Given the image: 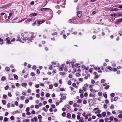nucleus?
Listing matches in <instances>:
<instances>
[{"mask_svg": "<svg viewBox=\"0 0 122 122\" xmlns=\"http://www.w3.org/2000/svg\"><path fill=\"white\" fill-rule=\"evenodd\" d=\"M120 22H122V18L118 19L116 21L115 24H118L120 23Z\"/></svg>", "mask_w": 122, "mask_h": 122, "instance_id": "1", "label": "nucleus"}, {"mask_svg": "<svg viewBox=\"0 0 122 122\" xmlns=\"http://www.w3.org/2000/svg\"><path fill=\"white\" fill-rule=\"evenodd\" d=\"M88 85L87 84H84V86L82 87L83 90L84 91H86V89L88 87Z\"/></svg>", "mask_w": 122, "mask_h": 122, "instance_id": "2", "label": "nucleus"}, {"mask_svg": "<svg viewBox=\"0 0 122 122\" xmlns=\"http://www.w3.org/2000/svg\"><path fill=\"white\" fill-rule=\"evenodd\" d=\"M73 106L74 107H80V105H77L76 103H75L74 104Z\"/></svg>", "mask_w": 122, "mask_h": 122, "instance_id": "3", "label": "nucleus"}, {"mask_svg": "<svg viewBox=\"0 0 122 122\" xmlns=\"http://www.w3.org/2000/svg\"><path fill=\"white\" fill-rule=\"evenodd\" d=\"M77 15L78 17H80L81 16V12L79 11L77 12Z\"/></svg>", "mask_w": 122, "mask_h": 122, "instance_id": "4", "label": "nucleus"}, {"mask_svg": "<svg viewBox=\"0 0 122 122\" xmlns=\"http://www.w3.org/2000/svg\"><path fill=\"white\" fill-rule=\"evenodd\" d=\"M64 107H65L66 109L67 110L70 108V106L68 104L65 105Z\"/></svg>", "mask_w": 122, "mask_h": 122, "instance_id": "5", "label": "nucleus"}, {"mask_svg": "<svg viewBox=\"0 0 122 122\" xmlns=\"http://www.w3.org/2000/svg\"><path fill=\"white\" fill-rule=\"evenodd\" d=\"M95 95L94 94L91 93L89 95L90 97H94L95 96Z\"/></svg>", "mask_w": 122, "mask_h": 122, "instance_id": "6", "label": "nucleus"}, {"mask_svg": "<svg viewBox=\"0 0 122 122\" xmlns=\"http://www.w3.org/2000/svg\"><path fill=\"white\" fill-rule=\"evenodd\" d=\"M10 38H6V40L7 41V42H6V43H9L10 44L11 43L10 42H9V41H10Z\"/></svg>", "mask_w": 122, "mask_h": 122, "instance_id": "7", "label": "nucleus"}, {"mask_svg": "<svg viewBox=\"0 0 122 122\" xmlns=\"http://www.w3.org/2000/svg\"><path fill=\"white\" fill-rule=\"evenodd\" d=\"M50 9L48 8H43L41 9V10L42 11H45L47 10Z\"/></svg>", "mask_w": 122, "mask_h": 122, "instance_id": "8", "label": "nucleus"}, {"mask_svg": "<svg viewBox=\"0 0 122 122\" xmlns=\"http://www.w3.org/2000/svg\"><path fill=\"white\" fill-rule=\"evenodd\" d=\"M64 64H62V65L61 67H60V68L59 69V70L60 71H62L63 70L62 69H63V66H64Z\"/></svg>", "mask_w": 122, "mask_h": 122, "instance_id": "9", "label": "nucleus"}, {"mask_svg": "<svg viewBox=\"0 0 122 122\" xmlns=\"http://www.w3.org/2000/svg\"><path fill=\"white\" fill-rule=\"evenodd\" d=\"M119 9L117 8H113L111 10L112 11H117L119 10Z\"/></svg>", "mask_w": 122, "mask_h": 122, "instance_id": "10", "label": "nucleus"}, {"mask_svg": "<svg viewBox=\"0 0 122 122\" xmlns=\"http://www.w3.org/2000/svg\"><path fill=\"white\" fill-rule=\"evenodd\" d=\"M6 80V78L5 76H3L2 77L1 79V80L2 81H4L5 80Z\"/></svg>", "mask_w": 122, "mask_h": 122, "instance_id": "11", "label": "nucleus"}, {"mask_svg": "<svg viewBox=\"0 0 122 122\" xmlns=\"http://www.w3.org/2000/svg\"><path fill=\"white\" fill-rule=\"evenodd\" d=\"M101 112V110H97V111H96L95 112V113L96 114H97V113H100V112Z\"/></svg>", "mask_w": 122, "mask_h": 122, "instance_id": "12", "label": "nucleus"}, {"mask_svg": "<svg viewBox=\"0 0 122 122\" xmlns=\"http://www.w3.org/2000/svg\"><path fill=\"white\" fill-rule=\"evenodd\" d=\"M81 102L82 100L81 99H78L77 102V103H81Z\"/></svg>", "mask_w": 122, "mask_h": 122, "instance_id": "13", "label": "nucleus"}, {"mask_svg": "<svg viewBox=\"0 0 122 122\" xmlns=\"http://www.w3.org/2000/svg\"><path fill=\"white\" fill-rule=\"evenodd\" d=\"M31 20V19H28L25 20V22H30Z\"/></svg>", "mask_w": 122, "mask_h": 122, "instance_id": "14", "label": "nucleus"}, {"mask_svg": "<svg viewBox=\"0 0 122 122\" xmlns=\"http://www.w3.org/2000/svg\"><path fill=\"white\" fill-rule=\"evenodd\" d=\"M106 112H103L102 113V115L103 117H104L106 116Z\"/></svg>", "mask_w": 122, "mask_h": 122, "instance_id": "15", "label": "nucleus"}, {"mask_svg": "<svg viewBox=\"0 0 122 122\" xmlns=\"http://www.w3.org/2000/svg\"><path fill=\"white\" fill-rule=\"evenodd\" d=\"M14 77L15 79L16 80H17L18 78V77L16 75H14Z\"/></svg>", "mask_w": 122, "mask_h": 122, "instance_id": "16", "label": "nucleus"}, {"mask_svg": "<svg viewBox=\"0 0 122 122\" xmlns=\"http://www.w3.org/2000/svg\"><path fill=\"white\" fill-rule=\"evenodd\" d=\"M90 91L92 92H96V90L92 88L90 89Z\"/></svg>", "mask_w": 122, "mask_h": 122, "instance_id": "17", "label": "nucleus"}, {"mask_svg": "<svg viewBox=\"0 0 122 122\" xmlns=\"http://www.w3.org/2000/svg\"><path fill=\"white\" fill-rule=\"evenodd\" d=\"M114 105L112 104L111 105V106L110 107V108L111 109H114Z\"/></svg>", "mask_w": 122, "mask_h": 122, "instance_id": "18", "label": "nucleus"}, {"mask_svg": "<svg viewBox=\"0 0 122 122\" xmlns=\"http://www.w3.org/2000/svg\"><path fill=\"white\" fill-rule=\"evenodd\" d=\"M21 85L23 86H26L27 85V84L25 83H22Z\"/></svg>", "mask_w": 122, "mask_h": 122, "instance_id": "19", "label": "nucleus"}, {"mask_svg": "<svg viewBox=\"0 0 122 122\" xmlns=\"http://www.w3.org/2000/svg\"><path fill=\"white\" fill-rule=\"evenodd\" d=\"M44 22L43 20L42 21H38L37 22L39 24H41L42 23H43Z\"/></svg>", "mask_w": 122, "mask_h": 122, "instance_id": "20", "label": "nucleus"}, {"mask_svg": "<svg viewBox=\"0 0 122 122\" xmlns=\"http://www.w3.org/2000/svg\"><path fill=\"white\" fill-rule=\"evenodd\" d=\"M8 121V118L6 117H5L4 119V122H7Z\"/></svg>", "mask_w": 122, "mask_h": 122, "instance_id": "21", "label": "nucleus"}, {"mask_svg": "<svg viewBox=\"0 0 122 122\" xmlns=\"http://www.w3.org/2000/svg\"><path fill=\"white\" fill-rule=\"evenodd\" d=\"M3 104L4 105H5L6 103V101L4 100H3L2 101Z\"/></svg>", "mask_w": 122, "mask_h": 122, "instance_id": "22", "label": "nucleus"}, {"mask_svg": "<svg viewBox=\"0 0 122 122\" xmlns=\"http://www.w3.org/2000/svg\"><path fill=\"white\" fill-rule=\"evenodd\" d=\"M109 85H107L104 88L106 89H107L109 88Z\"/></svg>", "mask_w": 122, "mask_h": 122, "instance_id": "23", "label": "nucleus"}, {"mask_svg": "<svg viewBox=\"0 0 122 122\" xmlns=\"http://www.w3.org/2000/svg\"><path fill=\"white\" fill-rule=\"evenodd\" d=\"M117 70L116 68H112L111 71H117Z\"/></svg>", "mask_w": 122, "mask_h": 122, "instance_id": "24", "label": "nucleus"}, {"mask_svg": "<svg viewBox=\"0 0 122 122\" xmlns=\"http://www.w3.org/2000/svg\"><path fill=\"white\" fill-rule=\"evenodd\" d=\"M83 121V118L82 117H81L80 119L79 120V122H82Z\"/></svg>", "mask_w": 122, "mask_h": 122, "instance_id": "25", "label": "nucleus"}, {"mask_svg": "<svg viewBox=\"0 0 122 122\" xmlns=\"http://www.w3.org/2000/svg\"><path fill=\"white\" fill-rule=\"evenodd\" d=\"M66 115V113L65 112H63L62 114V116L64 117H65Z\"/></svg>", "mask_w": 122, "mask_h": 122, "instance_id": "26", "label": "nucleus"}, {"mask_svg": "<svg viewBox=\"0 0 122 122\" xmlns=\"http://www.w3.org/2000/svg\"><path fill=\"white\" fill-rule=\"evenodd\" d=\"M87 103V102L86 100H84L83 101V104H86Z\"/></svg>", "mask_w": 122, "mask_h": 122, "instance_id": "27", "label": "nucleus"}, {"mask_svg": "<svg viewBox=\"0 0 122 122\" xmlns=\"http://www.w3.org/2000/svg\"><path fill=\"white\" fill-rule=\"evenodd\" d=\"M113 117H111L109 118V119L111 121H112L113 120Z\"/></svg>", "mask_w": 122, "mask_h": 122, "instance_id": "28", "label": "nucleus"}, {"mask_svg": "<svg viewBox=\"0 0 122 122\" xmlns=\"http://www.w3.org/2000/svg\"><path fill=\"white\" fill-rule=\"evenodd\" d=\"M85 66L83 65L81 66V68L83 70L85 69Z\"/></svg>", "mask_w": 122, "mask_h": 122, "instance_id": "29", "label": "nucleus"}, {"mask_svg": "<svg viewBox=\"0 0 122 122\" xmlns=\"http://www.w3.org/2000/svg\"><path fill=\"white\" fill-rule=\"evenodd\" d=\"M38 118L39 120H41L42 118V116L41 115H39L38 116Z\"/></svg>", "mask_w": 122, "mask_h": 122, "instance_id": "30", "label": "nucleus"}, {"mask_svg": "<svg viewBox=\"0 0 122 122\" xmlns=\"http://www.w3.org/2000/svg\"><path fill=\"white\" fill-rule=\"evenodd\" d=\"M53 85L52 84L50 85L49 86V88L50 89H51L52 88H53Z\"/></svg>", "mask_w": 122, "mask_h": 122, "instance_id": "31", "label": "nucleus"}, {"mask_svg": "<svg viewBox=\"0 0 122 122\" xmlns=\"http://www.w3.org/2000/svg\"><path fill=\"white\" fill-rule=\"evenodd\" d=\"M17 40L18 41H20V42H22V40L20 38H18V39Z\"/></svg>", "mask_w": 122, "mask_h": 122, "instance_id": "32", "label": "nucleus"}, {"mask_svg": "<svg viewBox=\"0 0 122 122\" xmlns=\"http://www.w3.org/2000/svg\"><path fill=\"white\" fill-rule=\"evenodd\" d=\"M98 95L99 96H101L102 95V94L101 92H99L98 93Z\"/></svg>", "mask_w": 122, "mask_h": 122, "instance_id": "33", "label": "nucleus"}, {"mask_svg": "<svg viewBox=\"0 0 122 122\" xmlns=\"http://www.w3.org/2000/svg\"><path fill=\"white\" fill-rule=\"evenodd\" d=\"M97 116L98 117H102V116L100 114H97Z\"/></svg>", "mask_w": 122, "mask_h": 122, "instance_id": "34", "label": "nucleus"}, {"mask_svg": "<svg viewBox=\"0 0 122 122\" xmlns=\"http://www.w3.org/2000/svg\"><path fill=\"white\" fill-rule=\"evenodd\" d=\"M10 119L12 120H13L14 119V117L12 116L10 117Z\"/></svg>", "mask_w": 122, "mask_h": 122, "instance_id": "35", "label": "nucleus"}, {"mask_svg": "<svg viewBox=\"0 0 122 122\" xmlns=\"http://www.w3.org/2000/svg\"><path fill=\"white\" fill-rule=\"evenodd\" d=\"M105 82V80L103 79L101 80V82L102 83H104Z\"/></svg>", "mask_w": 122, "mask_h": 122, "instance_id": "36", "label": "nucleus"}, {"mask_svg": "<svg viewBox=\"0 0 122 122\" xmlns=\"http://www.w3.org/2000/svg\"><path fill=\"white\" fill-rule=\"evenodd\" d=\"M34 119L35 121H38L37 118V117H34Z\"/></svg>", "mask_w": 122, "mask_h": 122, "instance_id": "37", "label": "nucleus"}, {"mask_svg": "<svg viewBox=\"0 0 122 122\" xmlns=\"http://www.w3.org/2000/svg\"><path fill=\"white\" fill-rule=\"evenodd\" d=\"M103 96L104 97L106 98H107V95L106 94H103Z\"/></svg>", "mask_w": 122, "mask_h": 122, "instance_id": "38", "label": "nucleus"}, {"mask_svg": "<svg viewBox=\"0 0 122 122\" xmlns=\"http://www.w3.org/2000/svg\"><path fill=\"white\" fill-rule=\"evenodd\" d=\"M71 115L69 113H68L67 114V117L68 118H70L71 117Z\"/></svg>", "mask_w": 122, "mask_h": 122, "instance_id": "39", "label": "nucleus"}, {"mask_svg": "<svg viewBox=\"0 0 122 122\" xmlns=\"http://www.w3.org/2000/svg\"><path fill=\"white\" fill-rule=\"evenodd\" d=\"M30 110V107H27L26 109V112H29Z\"/></svg>", "mask_w": 122, "mask_h": 122, "instance_id": "40", "label": "nucleus"}, {"mask_svg": "<svg viewBox=\"0 0 122 122\" xmlns=\"http://www.w3.org/2000/svg\"><path fill=\"white\" fill-rule=\"evenodd\" d=\"M8 95L10 97H11L12 96L11 94V93L10 92H9L8 93Z\"/></svg>", "mask_w": 122, "mask_h": 122, "instance_id": "41", "label": "nucleus"}, {"mask_svg": "<svg viewBox=\"0 0 122 122\" xmlns=\"http://www.w3.org/2000/svg\"><path fill=\"white\" fill-rule=\"evenodd\" d=\"M68 84L69 85H71V82L70 81H68Z\"/></svg>", "mask_w": 122, "mask_h": 122, "instance_id": "42", "label": "nucleus"}, {"mask_svg": "<svg viewBox=\"0 0 122 122\" xmlns=\"http://www.w3.org/2000/svg\"><path fill=\"white\" fill-rule=\"evenodd\" d=\"M111 96L112 97H113L115 96V94L114 93H112L111 94Z\"/></svg>", "mask_w": 122, "mask_h": 122, "instance_id": "43", "label": "nucleus"}, {"mask_svg": "<svg viewBox=\"0 0 122 122\" xmlns=\"http://www.w3.org/2000/svg\"><path fill=\"white\" fill-rule=\"evenodd\" d=\"M79 81L81 82H82L83 81V78H80L79 79Z\"/></svg>", "mask_w": 122, "mask_h": 122, "instance_id": "44", "label": "nucleus"}, {"mask_svg": "<svg viewBox=\"0 0 122 122\" xmlns=\"http://www.w3.org/2000/svg\"><path fill=\"white\" fill-rule=\"evenodd\" d=\"M109 100H105V103L107 104L109 103Z\"/></svg>", "mask_w": 122, "mask_h": 122, "instance_id": "45", "label": "nucleus"}, {"mask_svg": "<svg viewBox=\"0 0 122 122\" xmlns=\"http://www.w3.org/2000/svg\"><path fill=\"white\" fill-rule=\"evenodd\" d=\"M77 118L78 120H79L81 118L80 115H78L77 116Z\"/></svg>", "mask_w": 122, "mask_h": 122, "instance_id": "46", "label": "nucleus"}, {"mask_svg": "<svg viewBox=\"0 0 122 122\" xmlns=\"http://www.w3.org/2000/svg\"><path fill=\"white\" fill-rule=\"evenodd\" d=\"M116 14H111V15L113 17H114L115 16Z\"/></svg>", "mask_w": 122, "mask_h": 122, "instance_id": "47", "label": "nucleus"}, {"mask_svg": "<svg viewBox=\"0 0 122 122\" xmlns=\"http://www.w3.org/2000/svg\"><path fill=\"white\" fill-rule=\"evenodd\" d=\"M73 103V102L72 101H70L69 102V104L70 105H72Z\"/></svg>", "mask_w": 122, "mask_h": 122, "instance_id": "48", "label": "nucleus"}, {"mask_svg": "<svg viewBox=\"0 0 122 122\" xmlns=\"http://www.w3.org/2000/svg\"><path fill=\"white\" fill-rule=\"evenodd\" d=\"M35 108L36 109H38L39 108V106L37 105H35Z\"/></svg>", "mask_w": 122, "mask_h": 122, "instance_id": "49", "label": "nucleus"}, {"mask_svg": "<svg viewBox=\"0 0 122 122\" xmlns=\"http://www.w3.org/2000/svg\"><path fill=\"white\" fill-rule=\"evenodd\" d=\"M7 97V96L5 95H4L3 96V98L5 99Z\"/></svg>", "mask_w": 122, "mask_h": 122, "instance_id": "50", "label": "nucleus"}, {"mask_svg": "<svg viewBox=\"0 0 122 122\" xmlns=\"http://www.w3.org/2000/svg\"><path fill=\"white\" fill-rule=\"evenodd\" d=\"M48 102L51 103H52V100L51 99H50L48 100Z\"/></svg>", "mask_w": 122, "mask_h": 122, "instance_id": "51", "label": "nucleus"}, {"mask_svg": "<svg viewBox=\"0 0 122 122\" xmlns=\"http://www.w3.org/2000/svg\"><path fill=\"white\" fill-rule=\"evenodd\" d=\"M104 108H106L107 107V106L106 104H104L103 105Z\"/></svg>", "mask_w": 122, "mask_h": 122, "instance_id": "52", "label": "nucleus"}, {"mask_svg": "<svg viewBox=\"0 0 122 122\" xmlns=\"http://www.w3.org/2000/svg\"><path fill=\"white\" fill-rule=\"evenodd\" d=\"M79 92L81 93H83V91L82 90L80 89L79 90Z\"/></svg>", "mask_w": 122, "mask_h": 122, "instance_id": "53", "label": "nucleus"}, {"mask_svg": "<svg viewBox=\"0 0 122 122\" xmlns=\"http://www.w3.org/2000/svg\"><path fill=\"white\" fill-rule=\"evenodd\" d=\"M9 88V86H7L5 87V90H7Z\"/></svg>", "mask_w": 122, "mask_h": 122, "instance_id": "54", "label": "nucleus"}, {"mask_svg": "<svg viewBox=\"0 0 122 122\" xmlns=\"http://www.w3.org/2000/svg\"><path fill=\"white\" fill-rule=\"evenodd\" d=\"M92 70H93V68H90L89 69V71L90 72L92 73Z\"/></svg>", "mask_w": 122, "mask_h": 122, "instance_id": "55", "label": "nucleus"}, {"mask_svg": "<svg viewBox=\"0 0 122 122\" xmlns=\"http://www.w3.org/2000/svg\"><path fill=\"white\" fill-rule=\"evenodd\" d=\"M31 75L32 76H33L35 75V74L33 72H31L30 73Z\"/></svg>", "mask_w": 122, "mask_h": 122, "instance_id": "56", "label": "nucleus"}, {"mask_svg": "<svg viewBox=\"0 0 122 122\" xmlns=\"http://www.w3.org/2000/svg\"><path fill=\"white\" fill-rule=\"evenodd\" d=\"M118 116L119 118H122V115L121 114H119L118 115Z\"/></svg>", "mask_w": 122, "mask_h": 122, "instance_id": "57", "label": "nucleus"}, {"mask_svg": "<svg viewBox=\"0 0 122 122\" xmlns=\"http://www.w3.org/2000/svg\"><path fill=\"white\" fill-rule=\"evenodd\" d=\"M46 97H49L50 96V94L48 93H47L46 94Z\"/></svg>", "mask_w": 122, "mask_h": 122, "instance_id": "58", "label": "nucleus"}, {"mask_svg": "<svg viewBox=\"0 0 122 122\" xmlns=\"http://www.w3.org/2000/svg\"><path fill=\"white\" fill-rule=\"evenodd\" d=\"M91 82L92 84H94L95 83V81L94 80H91Z\"/></svg>", "mask_w": 122, "mask_h": 122, "instance_id": "59", "label": "nucleus"}, {"mask_svg": "<svg viewBox=\"0 0 122 122\" xmlns=\"http://www.w3.org/2000/svg\"><path fill=\"white\" fill-rule=\"evenodd\" d=\"M15 105H16V106H18V102L17 101H15Z\"/></svg>", "mask_w": 122, "mask_h": 122, "instance_id": "60", "label": "nucleus"}, {"mask_svg": "<svg viewBox=\"0 0 122 122\" xmlns=\"http://www.w3.org/2000/svg\"><path fill=\"white\" fill-rule=\"evenodd\" d=\"M52 108H54L55 107V106L54 105L52 104L51 106Z\"/></svg>", "mask_w": 122, "mask_h": 122, "instance_id": "61", "label": "nucleus"}, {"mask_svg": "<svg viewBox=\"0 0 122 122\" xmlns=\"http://www.w3.org/2000/svg\"><path fill=\"white\" fill-rule=\"evenodd\" d=\"M26 92H23L22 93V94L24 96L26 95Z\"/></svg>", "mask_w": 122, "mask_h": 122, "instance_id": "62", "label": "nucleus"}, {"mask_svg": "<svg viewBox=\"0 0 122 122\" xmlns=\"http://www.w3.org/2000/svg\"><path fill=\"white\" fill-rule=\"evenodd\" d=\"M5 70L7 71H9L10 70V68L9 67H6L5 69Z\"/></svg>", "mask_w": 122, "mask_h": 122, "instance_id": "63", "label": "nucleus"}, {"mask_svg": "<svg viewBox=\"0 0 122 122\" xmlns=\"http://www.w3.org/2000/svg\"><path fill=\"white\" fill-rule=\"evenodd\" d=\"M31 113L32 114H34L35 113V111L33 110L31 112Z\"/></svg>", "mask_w": 122, "mask_h": 122, "instance_id": "64", "label": "nucleus"}]
</instances>
